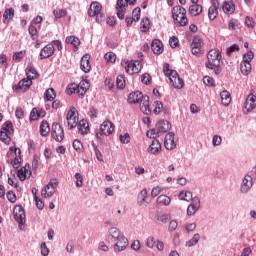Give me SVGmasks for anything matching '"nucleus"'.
I'll use <instances>...</instances> for the list:
<instances>
[{"label": "nucleus", "instance_id": "f257e3e1", "mask_svg": "<svg viewBox=\"0 0 256 256\" xmlns=\"http://www.w3.org/2000/svg\"><path fill=\"white\" fill-rule=\"evenodd\" d=\"M208 61L206 62V67L212 69L215 75L221 73V52L219 50H210L207 55Z\"/></svg>", "mask_w": 256, "mask_h": 256}, {"label": "nucleus", "instance_id": "f03ea898", "mask_svg": "<svg viewBox=\"0 0 256 256\" xmlns=\"http://www.w3.org/2000/svg\"><path fill=\"white\" fill-rule=\"evenodd\" d=\"M172 19L177 27H185L189 23L187 10L183 6H175L172 9Z\"/></svg>", "mask_w": 256, "mask_h": 256}, {"label": "nucleus", "instance_id": "7ed1b4c3", "mask_svg": "<svg viewBox=\"0 0 256 256\" xmlns=\"http://www.w3.org/2000/svg\"><path fill=\"white\" fill-rule=\"evenodd\" d=\"M164 75H166V77H168L172 87H174V89H183V79H181L179 77V74L177 73V71L175 70H169V64L166 63L164 64Z\"/></svg>", "mask_w": 256, "mask_h": 256}, {"label": "nucleus", "instance_id": "20e7f679", "mask_svg": "<svg viewBox=\"0 0 256 256\" xmlns=\"http://www.w3.org/2000/svg\"><path fill=\"white\" fill-rule=\"evenodd\" d=\"M103 6L99 2H92L88 10L90 17H96L97 23H101L105 19V14L101 13Z\"/></svg>", "mask_w": 256, "mask_h": 256}, {"label": "nucleus", "instance_id": "39448f33", "mask_svg": "<svg viewBox=\"0 0 256 256\" xmlns=\"http://www.w3.org/2000/svg\"><path fill=\"white\" fill-rule=\"evenodd\" d=\"M59 187V181L57 179H52L49 181L47 185L41 190V195L44 199H49V197H53L55 195V189Z\"/></svg>", "mask_w": 256, "mask_h": 256}, {"label": "nucleus", "instance_id": "423d86ee", "mask_svg": "<svg viewBox=\"0 0 256 256\" xmlns=\"http://www.w3.org/2000/svg\"><path fill=\"white\" fill-rule=\"evenodd\" d=\"M14 219L18 222V227L20 231H23L25 225V210L21 206H15L13 210Z\"/></svg>", "mask_w": 256, "mask_h": 256}, {"label": "nucleus", "instance_id": "0eeeda50", "mask_svg": "<svg viewBox=\"0 0 256 256\" xmlns=\"http://www.w3.org/2000/svg\"><path fill=\"white\" fill-rule=\"evenodd\" d=\"M66 121L68 124V129H75L77 127V123L79 121V114L77 113V108L72 107L67 115H66Z\"/></svg>", "mask_w": 256, "mask_h": 256}, {"label": "nucleus", "instance_id": "6e6552de", "mask_svg": "<svg viewBox=\"0 0 256 256\" xmlns=\"http://www.w3.org/2000/svg\"><path fill=\"white\" fill-rule=\"evenodd\" d=\"M135 0H117L116 10L118 19H125V11L129 5H133Z\"/></svg>", "mask_w": 256, "mask_h": 256}, {"label": "nucleus", "instance_id": "1a4fd4ad", "mask_svg": "<svg viewBox=\"0 0 256 256\" xmlns=\"http://www.w3.org/2000/svg\"><path fill=\"white\" fill-rule=\"evenodd\" d=\"M113 131H115V125H113V123H111V121L109 120L104 121L100 125V131L96 133V137L98 139H101V136L103 135L109 136L111 135V133H113Z\"/></svg>", "mask_w": 256, "mask_h": 256}, {"label": "nucleus", "instance_id": "9d476101", "mask_svg": "<svg viewBox=\"0 0 256 256\" xmlns=\"http://www.w3.org/2000/svg\"><path fill=\"white\" fill-rule=\"evenodd\" d=\"M251 189H253V177L249 174H246L243 177L240 185V193H242V195H246V193H249Z\"/></svg>", "mask_w": 256, "mask_h": 256}, {"label": "nucleus", "instance_id": "9b49d317", "mask_svg": "<svg viewBox=\"0 0 256 256\" xmlns=\"http://www.w3.org/2000/svg\"><path fill=\"white\" fill-rule=\"evenodd\" d=\"M125 71L128 75H135V73H139L142 69V65L140 61H127L124 62Z\"/></svg>", "mask_w": 256, "mask_h": 256}, {"label": "nucleus", "instance_id": "f8f14e48", "mask_svg": "<svg viewBox=\"0 0 256 256\" xmlns=\"http://www.w3.org/2000/svg\"><path fill=\"white\" fill-rule=\"evenodd\" d=\"M254 109H256V96L254 94H249L244 104L243 113L244 115H249Z\"/></svg>", "mask_w": 256, "mask_h": 256}, {"label": "nucleus", "instance_id": "ddd939ff", "mask_svg": "<svg viewBox=\"0 0 256 256\" xmlns=\"http://www.w3.org/2000/svg\"><path fill=\"white\" fill-rule=\"evenodd\" d=\"M114 251L115 253H121V251H125L129 246V240L124 235L114 241Z\"/></svg>", "mask_w": 256, "mask_h": 256}, {"label": "nucleus", "instance_id": "4468645a", "mask_svg": "<svg viewBox=\"0 0 256 256\" xmlns=\"http://www.w3.org/2000/svg\"><path fill=\"white\" fill-rule=\"evenodd\" d=\"M52 137L53 139H55V141H58V143H61V141H63V137H65V133L61 125L59 124L52 125Z\"/></svg>", "mask_w": 256, "mask_h": 256}, {"label": "nucleus", "instance_id": "2eb2a0df", "mask_svg": "<svg viewBox=\"0 0 256 256\" xmlns=\"http://www.w3.org/2000/svg\"><path fill=\"white\" fill-rule=\"evenodd\" d=\"M199 209H201V200L199 199V197H194L192 199L191 204L187 208V215L188 216L195 215V213H197Z\"/></svg>", "mask_w": 256, "mask_h": 256}, {"label": "nucleus", "instance_id": "dca6fc26", "mask_svg": "<svg viewBox=\"0 0 256 256\" xmlns=\"http://www.w3.org/2000/svg\"><path fill=\"white\" fill-rule=\"evenodd\" d=\"M164 147L168 151H172V149H175L177 147V144L175 143V133L174 132H169L165 136L164 140Z\"/></svg>", "mask_w": 256, "mask_h": 256}, {"label": "nucleus", "instance_id": "f3484780", "mask_svg": "<svg viewBox=\"0 0 256 256\" xmlns=\"http://www.w3.org/2000/svg\"><path fill=\"white\" fill-rule=\"evenodd\" d=\"M219 15V0H212V6L208 9V18L210 21H215Z\"/></svg>", "mask_w": 256, "mask_h": 256}, {"label": "nucleus", "instance_id": "a211bd4d", "mask_svg": "<svg viewBox=\"0 0 256 256\" xmlns=\"http://www.w3.org/2000/svg\"><path fill=\"white\" fill-rule=\"evenodd\" d=\"M147 151L150 153V155H159V153L162 151L161 142H159L157 139H154L147 148Z\"/></svg>", "mask_w": 256, "mask_h": 256}, {"label": "nucleus", "instance_id": "6ab92c4d", "mask_svg": "<svg viewBox=\"0 0 256 256\" xmlns=\"http://www.w3.org/2000/svg\"><path fill=\"white\" fill-rule=\"evenodd\" d=\"M54 53L55 46L48 44L40 51V59H49V57H53Z\"/></svg>", "mask_w": 256, "mask_h": 256}, {"label": "nucleus", "instance_id": "aec40b11", "mask_svg": "<svg viewBox=\"0 0 256 256\" xmlns=\"http://www.w3.org/2000/svg\"><path fill=\"white\" fill-rule=\"evenodd\" d=\"M89 59H91L89 54L84 55L81 59L80 67L84 73H89L91 71V62H89Z\"/></svg>", "mask_w": 256, "mask_h": 256}, {"label": "nucleus", "instance_id": "412c9836", "mask_svg": "<svg viewBox=\"0 0 256 256\" xmlns=\"http://www.w3.org/2000/svg\"><path fill=\"white\" fill-rule=\"evenodd\" d=\"M18 178L20 181H25L27 177H31V170L29 169V165H25L18 170Z\"/></svg>", "mask_w": 256, "mask_h": 256}, {"label": "nucleus", "instance_id": "4be33fe9", "mask_svg": "<svg viewBox=\"0 0 256 256\" xmlns=\"http://www.w3.org/2000/svg\"><path fill=\"white\" fill-rule=\"evenodd\" d=\"M156 127L159 131V133H167L171 129V124L167 120H160L157 124Z\"/></svg>", "mask_w": 256, "mask_h": 256}, {"label": "nucleus", "instance_id": "5701e85b", "mask_svg": "<svg viewBox=\"0 0 256 256\" xmlns=\"http://www.w3.org/2000/svg\"><path fill=\"white\" fill-rule=\"evenodd\" d=\"M140 109L144 115H151V109L149 108V96H144L140 103Z\"/></svg>", "mask_w": 256, "mask_h": 256}, {"label": "nucleus", "instance_id": "b1692460", "mask_svg": "<svg viewBox=\"0 0 256 256\" xmlns=\"http://www.w3.org/2000/svg\"><path fill=\"white\" fill-rule=\"evenodd\" d=\"M33 85V81L29 78L22 79L18 85L15 86V89H21V91H27L29 87Z\"/></svg>", "mask_w": 256, "mask_h": 256}, {"label": "nucleus", "instance_id": "393cba45", "mask_svg": "<svg viewBox=\"0 0 256 256\" xmlns=\"http://www.w3.org/2000/svg\"><path fill=\"white\" fill-rule=\"evenodd\" d=\"M143 93L140 91L130 93L128 96V103H139V101H143Z\"/></svg>", "mask_w": 256, "mask_h": 256}, {"label": "nucleus", "instance_id": "a878e982", "mask_svg": "<svg viewBox=\"0 0 256 256\" xmlns=\"http://www.w3.org/2000/svg\"><path fill=\"white\" fill-rule=\"evenodd\" d=\"M152 51L155 55H161V53H163V42L158 39L153 40Z\"/></svg>", "mask_w": 256, "mask_h": 256}, {"label": "nucleus", "instance_id": "bb28decb", "mask_svg": "<svg viewBox=\"0 0 256 256\" xmlns=\"http://www.w3.org/2000/svg\"><path fill=\"white\" fill-rule=\"evenodd\" d=\"M109 237H111V241H117L119 238L123 237L121 234V230L117 227H112L108 230Z\"/></svg>", "mask_w": 256, "mask_h": 256}, {"label": "nucleus", "instance_id": "cd10ccee", "mask_svg": "<svg viewBox=\"0 0 256 256\" xmlns=\"http://www.w3.org/2000/svg\"><path fill=\"white\" fill-rule=\"evenodd\" d=\"M220 97H221V102L222 105H224V107H229V105H231V94L229 93V91L224 90L220 93Z\"/></svg>", "mask_w": 256, "mask_h": 256}, {"label": "nucleus", "instance_id": "c85d7f7f", "mask_svg": "<svg viewBox=\"0 0 256 256\" xmlns=\"http://www.w3.org/2000/svg\"><path fill=\"white\" fill-rule=\"evenodd\" d=\"M189 13L193 17H197V15H201V13H203V6H201L199 4H192L189 7Z\"/></svg>", "mask_w": 256, "mask_h": 256}, {"label": "nucleus", "instance_id": "c756f323", "mask_svg": "<svg viewBox=\"0 0 256 256\" xmlns=\"http://www.w3.org/2000/svg\"><path fill=\"white\" fill-rule=\"evenodd\" d=\"M78 130L81 135H87V133H89V122H87V120H80Z\"/></svg>", "mask_w": 256, "mask_h": 256}, {"label": "nucleus", "instance_id": "7c9ffc66", "mask_svg": "<svg viewBox=\"0 0 256 256\" xmlns=\"http://www.w3.org/2000/svg\"><path fill=\"white\" fill-rule=\"evenodd\" d=\"M138 205L141 207L143 205H149V201H147V189H143L138 194Z\"/></svg>", "mask_w": 256, "mask_h": 256}, {"label": "nucleus", "instance_id": "2f4dec72", "mask_svg": "<svg viewBox=\"0 0 256 256\" xmlns=\"http://www.w3.org/2000/svg\"><path fill=\"white\" fill-rule=\"evenodd\" d=\"M223 12L227 15L235 13V4L233 2H224L222 5Z\"/></svg>", "mask_w": 256, "mask_h": 256}, {"label": "nucleus", "instance_id": "473e14b6", "mask_svg": "<svg viewBox=\"0 0 256 256\" xmlns=\"http://www.w3.org/2000/svg\"><path fill=\"white\" fill-rule=\"evenodd\" d=\"M26 77H27V79H30L31 81H33V79H35V77H37V70H35V68H33V64H31V63H29L26 68Z\"/></svg>", "mask_w": 256, "mask_h": 256}, {"label": "nucleus", "instance_id": "72a5a7b5", "mask_svg": "<svg viewBox=\"0 0 256 256\" xmlns=\"http://www.w3.org/2000/svg\"><path fill=\"white\" fill-rule=\"evenodd\" d=\"M178 199H180V201H187V202L193 201V193H191V191L183 190L179 193Z\"/></svg>", "mask_w": 256, "mask_h": 256}, {"label": "nucleus", "instance_id": "f704fd0d", "mask_svg": "<svg viewBox=\"0 0 256 256\" xmlns=\"http://www.w3.org/2000/svg\"><path fill=\"white\" fill-rule=\"evenodd\" d=\"M4 23H9L15 17V10L13 8H6L3 13Z\"/></svg>", "mask_w": 256, "mask_h": 256}, {"label": "nucleus", "instance_id": "c9c22d12", "mask_svg": "<svg viewBox=\"0 0 256 256\" xmlns=\"http://www.w3.org/2000/svg\"><path fill=\"white\" fill-rule=\"evenodd\" d=\"M89 89V82L87 80H82L78 85V93L81 96H84L85 93H87V90Z\"/></svg>", "mask_w": 256, "mask_h": 256}, {"label": "nucleus", "instance_id": "e433bc0d", "mask_svg": "<svg viewBox=\"0 0 256 256\" xmlns=\"http://www.w3.org/2000/svg\"><path fill=\"white\" fill-rule=\"evenodd\" d=\"M240 70L242 75H249L251 73V63L249 62H241L240 64Z\"/></svg>", "mask_w": 256, "mask_h": 256}, {"label": "nucleus", "instance_id": "4c0bfd02", "mask_svg": "<svg viewBox=\"0 0 256 256\" xmlns=\"http://www.w3.org/2000/svg\"><path fill=\"white\" fill-rule=\"evenodd\" d=\"M158 205H165L166 207L171 205V198L167 195H160L157 198Z\"/></svg>", "mask_w": 256, "mask_h": 256}, {"label": "nucleus", "instance_id": "58836bf2", "mask_svg": "<svg viewBox=\"0 0 256 256\" xmlns=\"http://www.w3.org/2000/svg\"><path fill=\"white\" fill-rule=\"evenodd\" d=\"M49 131H51L49 123L47 121H43L40 125V133L42 137H47L49 135Z\"/></svg>", "mask_w": 256, "mask_h": 256}, {"label": "nucleus", "instance_id": "ea45409f", "mask_svg": "<svg viewBox=\"0 0 256 256\" xmlns=\"http://www.w3.org/2000/svg\"><path fill=\"white\" fill-rule=\"evenodd\" d=\"M199 239H201V235H199V233L194 234L193 237L186 242V247H195V245L199 243Z\"/></svg>", "mask_w": 256, "mask_h": 256}, {"label": "nucleus", "instance_id": "a19ab883", "mask_svg": "<svg viewBox=\"0 0 256 256\" xmlns=\"http://www.w3.org/2000/svg\"><path fill=\"white\" fill-rule=\"evenodd\" d=\"M57 97V94L55 93V89L49 88L45 93H44V99L45 101H53Z\"/></svg>", "mask_w": 256, "mask_h": 256}, {"label": "nucleus", "instance_id": "79ce46f5", "mask_svg": "<svg viewBox=\"0 0 256 256\" xmlns=\"http://www.w3.org/2000/svg\"><path fill=\"white\" fill-rule=\"evenodd\" d=\"M146 136L149 139H156V137H160L161 136V132H159V129L157 128V126L151 130H148L146 133Z\"/></svg>", "mask_w": 256, "mask_h": 256}, {"label": "nucleus", "instance_id": "37998d69", "mask_svg": "<svg viewBox=\"0 0 256 256\" xmlns=\"http://www.w3.org/2000/svg\"><path fill=\"white\" fill-rule=\"evenodd\" d=\"M66 43L73 45V47H79L81 45V40L75 36L66 37Z\"/></svg>", "mask_w": 256, "mask_h": 256}, {"label": "nucleus", "instance_id": "c03bdc74", "mask_svg": "<svg viewBox=\"0 0 256 256\" xmlns=\"http://www.w3.org/2000/svg\"><path fill=\"white\" fill-rule=\"evenodd\" d=\"M140 25L142 33H147V31H149V25H151V23L149 22V18H142Z\"/></svg>", "mask_w": 256, "mask_h": 256}, {"label": "nucleus", "instance_id": "a18cd8bd", "mask_svg": "<svg viewBox=\"0 0 256 256\" xmlns=\"http://www.w3.org/2000/svg\"><path fill=\"white\" fill-rule=\"evenodd\" d=\"M191 47L201 49V47H203V39H201L199 36H194Z\"/></svg>", "mask_w": 256, "mask_h": 256}, {"label": "nucleus", "instance_id": "49530a36", "mask_svg": "<svg viewBox=\"0 0 256 256\" xmlns=\"http://www.w3.org/2000/svg\"><path fill=\"white\" fill-rule=\"evenodd\" d=\"M53 15L55 19H61L62 17H65L67 15V10L61 9V8H56L53 11Z\"/></svg>", "mask_w": 256, "mask_h": 256}, {"label": "nucleus", "instance_id": "de8ad7c7", "mask_svg": "<svg viewBox=\"0 0 256 256\" xmlns=\"http://www.w3.org/2000/svg\"><path fill=\"white\" fill-rule=\"evenodd\" d=\"M9 132L5 131V130H1L0 131V141H2V143H11V137H9Z\"/></svg>", "mask_w": 256, "mask_h": 256}, {"label": "nucleus", "instance_id": "09e8293b", "mask_svg": "<svg viewBox=\"0 0 256 256\" xmlns=\"http://www.w3.org/2000/svg\"><path fill=\"white\" fill-rule=\"evenodd\" d=\"M1 130L6 131L9 135H13V123H11V121H6Z\"/></svg>", "mask_w": 256, "mask_h": 256}, {"label": "nucleus", "instance_id": "8fccbe9b", "mask_svg": "<svg viewBox=\"0 0 256 256\" xmlns=\"http://www.w3.org/2000/svg\"><path fill=\"white\" fill-rule=\"evenodd\" d=\"M104 58L108 63H115V61H117V56L113 52H107Z\"/></svg>", "mask_w": 256, "mask_h": 256}, {"label": "nucleus", "instance_id": "3c124183", "mask_svg": "<svg viewBox=\"0 0 256 256\" xmlns=\"http://www.w3.org/2000/svg\"><path fill=\"white\" fill-rule=\"evenodd\" d=\"M116 85L118 89H125V77L123 75H119L116 78Z\"/></svg>", "mask_w": 256, "mask_h": 256}, {"label": "nucleus", "instance_id": "603ef678", "mask_svg": "<svg viewBox=\"0 0 256 256\" xmlns=\"http://www.w3.org/2000/svg\"><path fill=\"white\" fill-rule=\"evenodd\" d=\"M221 143H223V138L220 135L216 134L212 137L213 147H219V145H221Z\"/></svg>", "mask_w": 256, "mask_h": 256}, {"label": "nucleus", "instance_id": "864d4df0", "mask_svg": "<svg viewBox=\"0 0 256 256\" xmlns=\"http://www.w3.org/2000/svg\"><path fill=\"white\" fill-rule=\"evenodd\" d=\"M41 117V113H39V110L37 108H33L30 113V121H37Z\"/></svg>", "mask_w": 256, "mask_h": 256}, {"label": "nucleus", "instance_id": "5fc2aeb1", "mask_svg": "<svg viewBox=\"0 0 256 256\" xmlns=\"http://www.w3.org/2000/svg\"><path fill=\"white\" fill-rule=\"evenodd\" d=\"M253 51H249L247 54L243 55V61L242 63H251V61H253Z\"/></svg>", "mask_w": 256, "mask_h": 256}, {"label": "nucleus", "instance_id": "6e6d98bb", "mask_svg": "<svg viewBox=\"0 0 256 256\" xmlns=\"http://www.w3.org/2000/svg\"><path fill=\"white\" fill-rule=\"evenodd\" d=\"M141 17V8L137 7L132 12V19L133 21H139Z\"/></svg>", "mask_w": 256, "mask_h": 256}, {"label": "nucleus", "instance_id": "4d7b16f0", "mask_svg": "<svg viewBox=\"0 0 256 256\" xmlns=\"http://www.w3.org/2000/svg\"><path fill=\"white\" fill-rule=\"evenodd\" d=\"M74 177L76 179V187H83V175H81V173H76Z\"/></svg>", "mask_w": 256, "mask_h": 256}, {"label": "nucleus", "instance_id": "13d9d810", "mask_svg": "<svg viewBox=\"0 0 256 256\" xmlns=\"http://www.w3.org/2000/svg\"><path fill=\"white\" fill-rule=\"evenodd\" d=\"M23 57H25V51H20V52H15L12 56V59L14 61H21V59H23Z\"/></svg>", "mask_w": 256, "mask_h": 256}, {"label": "nucleus", "instance_id": "bf43d9fd", "mask_svg": "<svg viewBox=\"0 0 256 256\" xmlns=\"http://www.w3.org/2000/svg\"><path fill=\"white\" fill-rule=\"evenodd\" d=\"M146 247H148V249H153V247H155V237L154 236H149L146 239Z\"/></svg>", "mask_w": 256, "mask_h": 256}, {"label": "nucleus", "instance_id": "052dcab7", "mask_svg": "<svg viewBox=\"0 0 256 256\" xmlns=\"http://www.w3.org/2000/svg\"><path fill=\"white\" fill-rule=\"evenodd\" d=\"M156 106L153 110V113H155L156 115H159V113H161V111H163V102L161 101H156Z\"/></svg>", "mask_w": 256, "mask_h": 256}, {"label": "nucleus", "instance_id": "680f3d73", "mask_svg": "<svg viewBox=\"0 0 256 256\" xmlns=\"http://www.w3.org/2000/svg\"><path fill=\"white\" fill-rule=\"evenodd\" d=\"M130 141H131V136H129V133L120 135V142L123 143V145H127V143H130Z\"/></svg>", "mask_w": 256, "mask_h": 256}, {"label": "nucleus", "instance_id": "e2e57ef3", "mask_svg": "<svg viewBox=\"0 0 256 256\" xmlns=\"http://www.w3.org/2000/svg\"><path fill=\"white\" fill-rule=\"evenodd\" d=\"M40 249H41V255L49 256V248H47V244L45 242L41 243Z\"/></svg>", "mask_w": 256, "mask_h": 256}, {"label": "nucleus", "instance_id": "0e129e2a", "mask_svg": "<svg viewBox=\"0 0 256 256\" xmlns=\"http://www.w3.org/2000/svg\"><path fill=\"white\" fill-rule=\"evenodd\" d=\"M178 223L175 220H171L168 226V231L173 233V231H177Z\"/></svg>", "mask_w": 256, "mask_h": 256}, {"label": "nucleus", "instance_id": "69168bd1", "mask_svg": "<svg viewBox=\"0 0 256 256\" xmlns=\"http://www.w3.org/2000/svg\"><path fill=\"white\" fill-rule=\"evenodd\" d=\"M203 83L206 84L208 87H213L215 85V80L209 76H205L203 78Z\"/></svg>", "mask_w": 256, "mask_h": 256}, {"label": "nucleus", "instance_id": "338daca9", "mask_svg": "<svg viewBox=\"0 0 256 256\" xmlns=\"http://www.w3.org/2000/svg\"><path fill=\"white\" fill-rule=\"evenodd\" d=\"M73 148L75 149V151H83V144L79 140H74Z\"/></svg>", "mask_w": 256, "mask_h": 256}, {"label": "nucleus", "instance_id": "774afa93", "mask_svg": "<svg viewBox=\"0 0 256 256\" xmlns=\"http://www.w3.org/2000/svg\"><path fill=\"white\" fill-rule=\"evenodd\" d=\"M158 221H160V223H167V221H169V215L168 214H160L157 217Z\"/></svg>", "mask_w": 256, "mask_h": 256}]
</instances>
